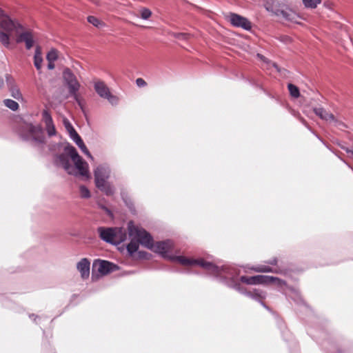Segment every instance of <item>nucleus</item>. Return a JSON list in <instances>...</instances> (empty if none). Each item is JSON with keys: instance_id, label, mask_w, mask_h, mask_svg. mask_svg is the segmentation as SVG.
Instances as JSON below:
<instances>
[{"instance_id": "14", "label": "nucleus", "mask_w": 353, "mask_h": 353, "mask_svg": "<svg viewBox=\"0 0 353 353\" xmlns=\"http://www.w3.org/2000/svg\"><path fill=\"white\" fill-rule=\"evenodd\" d=\"M17 43L25 42L27 49H30L34 45V38L30 31H22L18 34L16 39Z\"/></svg>"}, {"instance_id": "6", "label": "nucleus", "mask_w": 353, "mask_h": 353, "mask_svg": "<svg viewBox=\"0 0 353 353\" xmlns=\"http://www.w3.org/2000/svg\"><path fill=\"white\" fill-rule=\"evenodd\" d=\"M98 232L101 239L113 244H119L126 238L125 232L121 228H99Z\"/></svg>"}, {"instance_id": "15", "label": "nucleus", "mask_w": 353, "mask_h": 353, "mask_svg": "<svg viewBox=\"0 0 353 353\" xmlns=\"http://www.w3.org/2000/svg\"><path fill=\"white\" fill-rule=\"evenodd\" d=\"M90 261L85 258L81 259L77 264V268L83 279L88 278L90 275Z\"/></svg>"}, {"instance_id": "11", "label": "nucleus", "mask_w": 353, "mask_h": 353, "mask_svg": "<svg viewBox=\"0 0 353 353\" xmlns=\"http://www.w3.org/2000/svg\"><path fill=\"white\" fill-rule=\"evenodd\" d=\"M225 17L233 26L241 28L246 30H249L252 28L251 23L248 21V19L239 14L230 12L226 15Z\"/></svg>"}, {"instance_id": "30", "label": "nucleus", "mask_w": 353, "mask_h": 353, "mask_svg": "<svg viewBox=\"0 0 353 353\" xmlns=\"http://www.w3.org/2000/svg\"><path fill=\"white\" fill-rule=\"evenodd\" d=\"M78 147L81 149V150L92 161L94 160V158L92 156V154H90V152L88 151V148H86L85 145L84 144V143H82L81 144H80L79 145H78Z\"/></svg>"}, {"instance_id": "12", "label": "nucleus", "mask_w": 353, "mask_h": 353, "mask_svg": "<svg viewBox=\"0 0 353 353\" xmlns=\"http://www.w3.org/2000/svg\"><path fill=\"white\" fill-rule=\"evenodd\" d=\"M115 265L110 262L99 260L93 264V271L96 270L101 275H105L112 271Z\"/></svg>"}, {"instance_id": "23", "label": "nucleus", "mask_w": 353, "mask_h": 353, "mask_svg": "<svg viewBox=\"0 0 353 353\" xmlns=\"http://www.w3.org/2000/svg\"><path fill=\"white\" fill-rule=\"evenodd\" d=\"M58 58V52L54 49H52L47 54L46 59L48 61H54Z\"/></svg>"}, {"instance_id": "38", "label": "nucleus", "mask_w": 353, "mask_h": 353, "mask_svg": "<svg viewBox=\"0 0 353 353\" xmlns=\"http://www.w3.org/2000/svg\"><path fill=\"white\" fill-rule=\"evenodd\" d=\"M258 56L260 57L261 59H263V56H260L259 54H258Z\"/></svg>"}, {"instance_id": "34", "label": "nucleus", "mask_w": 353, "mask_h": 353, "mask_svg": "<svg viewBox=\"0 0 353 353\" xmlns=\"http://www.w3.org/2000/svg\"><path fill=\"white\" fill-rule=\"evenodd\" d=\"M4 17L9 18V17L7 14H6L3 10L0 8V20L3 19Z\"/></svg>"}, {"instance_id": "24", "label": "nucleus", "mask_w": 353, "mask_h": 353, "mask_svg": "<svg viewBox=\"0 0 353 353\" xmlns=\"http://www.w3.org/2000/svg\"><path fill=\"white\" fill-rule=\"evenodd\" d=\"M11 95L13 98L17 100L22 99V94L20 90L17 87H12L10 88Z\"/></svg>"}, {"instance_id": "18", "label": "nucleus", "mask_w": 353, "mask_h": 353, "mask_svg": "<svg viewBox=\"0 0 353 353\" xmlns=\"http://www.w3.org/2000/svg\"><path fill=\"white\" fill-rule=\"evenodd\" d=\"M88 21L97 28H102L105 26L103 21L94 16L88 17Z\"/></svg>"}, {"instance_id": "22", "label": "nucleus", "mask_w": 353, "mask_h": 353, "mask_svg": "<svg viewBox=\"0 0 353 353\" xmlns=\"http://www.w3.org/2000/svg\"><path fill=\"white\" fill-rule=\"evenodd\" d=\"M288 90H289V92L292 97H293L294 98L299 97V88L296 85H294L292 83H289L288 84Z\"/></svg>"}, {"instance_id": "1", "label": "nucleus", "mask_w": 353, "mask_h": 353, "mask_svg": "<svg viewBox=\"0 0 353 353\" xmlns=\"http://www.w3.org/2000/svg\"><path fill=\"white\" fill-rule=\"evenodd\" d=\"M172 241L168 240L165 241H159L156 243H152V247L148 248L154 252L160 254L163 257L172 261H176L183 265H199L204 269L210 271L215 275H220L225 269L220 268L210 262H206L203 259L192 260L184 256H176L170 254L173 248Z\"/></svg>"}, {"instance_id": "16", "label": "nucleus", "mask_w": 353, "mask_h": 353, "mask_svg": "<svg viewBox=\"0 0 353 353\" xmlns=\"http://www.w3.org/2000/svg\"><path fill=\"white\" fill-rule=\"evenodd\" d=\"M314 113L319 116L321 119L328 122H333L335 121L334 115L322 108H315L314 109Z\"/></svg>"}, {"instance_id": "9", "label": "nucleus", "mask_w": 353, "mask_h": 353, "mask_svg": "<svg viewBox=\"0 0 353 353\" xmlns=\"http://www.w3.org/2000/svg\"><path fill=\"white\" fill-rule=\"evenodd\" d=\"M63 77L68 86L70 94L74 97L76 101L80 104L79 96L77 94V92L80 88V83L78 82L75 75L70 69L66 68L63 70Z\"/></svg>"}, {"instance_id": "17", "label": "nucleus", "mask_w": 353, "mask_h": 353, "mask_svg": "<svg viewBox=\"0 0 353 353\" xmlns=\"http://www.w3.org/2000/svg\"><path fill=\"white\" fill-rule=\"evenodd\" d=\"M43 59L41 57V52L39 48H37L34 56V64L38 70H40L42 67Z\"/></svg>"}, {"instance_id": "32", "label": "nucleus", "mask_w": 353, "mask_h": 353, "mask_svg": "<svg viewBox=\"0 0 353 353\" xmlns=\"http://www.w3.org/2000/svg\"><path fill=\"white\" fill-rule=\"evenodd\" d=\"M136 83L138 87H144L147 85L145 81L142 78H138L136 80Z\"/></svg>"}, {"instance_id": "19", "label": "nucleus", "mask_w": 353, "mask_h": 353, "mask_svg": "<svg viewBox=\"0 0 353 353\" xmlns=\"http://www.w3.org/2000/svg\"><path fill=\"white\" fill-rule=\"evenodd\" d=\"M321 3V0H303V3L307 8H316Z\"/></svg>"}, {"instance_id": "33", "label": "nucleus", "mask_w": 353, "mask_h": 353, "mask_svg": "<svg viewBox=\"0 0 353 353\" xmlns=\"http://www.w3.org/2000/svg\"><path fill=\"white\" fill-rule=\"evenodd\" d=\"M175 37L179 39H185L187 38V34L185 33H179L175 34Z\"/></svg>"}, {"instance_id": "35", "label": "nucleus", "mask_w": 353, "mask_h": 353, "mask_svg": "<svg viewBox=\"0 0 353 353\" xmlns=\"http://www.w3.org/2000/svg\"><path fill=\"white\" fill-rule=\"evenodd\" d=\"M48 68L49 70H52L54 68V61H48Z\"/></svg>"}, {"instance_id": "36", "label": "nucleus", "mask_w": 353, "mask_h": 353, "mask_svg": "<svg viewBox=\"0 0 353 353\" xmlns=\"http://www.w3.org/2000/svg\"><path fill=\"white\" fill-rule=\"evenodd\" d=\"M271 63V65H272L274 68H276V70L279 71V68H278L277 65H276L275 63Z\"/></svg>"}, {"instance_id": "2", "label": "nucleus", "mask_w": 353, "mask_h": 353, "mask_svg": "<svg viewBox=\"0 0 353 353\" xmlns=\"http://www.w3.org/2000/svg\"><path fill=\"white\" fill-rule=\"evenodd\" d=\"M65 154L56 159V163L61 166L69 174L89 177L88 164L78 154L72 145L65 148Z\"/></svg>"}, {"instance_id": "13", "label": "nucleus", "mask_w": 353, "mask_h": 353, "mask_svg": "<svg viewBox=\"0 0 353 353\" xmlns=\"http://www.w3.org/2000/svg\"><path fill=\"white\" fill-rule=\"evenodd\" d=\"M42 121L45 123L46 130L49 137L56 134L57 131L53 123L52 118L48 110L42 112Z\"/></svg>"}, {"instance_id": "10", "label": "nucleus", "mask_w": 353, "mask_h": 353, "mask_svg": "<svg viewBox=\"0 0 353 353\" xmlns=\"http://www.w3.org/2000/svg\"><path fill=\"white\" fill-rule=\"evenodd\" d=\"M94 87L95 91L101 97L108 99L112 105L117 103L118 98L110 93L108 87L103 81L99 80L94 81Z\"/></svg>"}, {"instance_id": "21", "label": "nucleus", "mask_w": 353, "mask_h": 353, "mask_svg": "<svg viewBox=\"0 0 353 353\" xmlns=\"http://www.w3.org/2000/svg\"><path fill=\"white\" fill-rule=\"evenodd\" d=\"M4 105L8 108L9 109L16 111L19 108V104L16 101L12 100V99H5L3 101Z\"/></svg>"}, {"instance_id": "7", "label": "nucleus", "mask_w": 353, "mask_h": 353, "mask_svg": "<svg viewBox=\"0 0 353 353\" xmlns=\"http://www.w3.org/2000/svg\"><path fill=\"white\" fill-rule=\"evenodd\" d=\"M22 136L27 140L32 141L37 145L45 143V136L40 125L26 124L22 132Z\"/></svg>"}, {"instance_id": "26", "label": "nucleus", "mask_w": 353, "mask_h": 353, "mask_svg": "<svg viewBox=\"0 0 353 353\" xmlns=\"http://www.w3.org/2000/svg\"><path fill=\"white\" fill-rule=\"evenodd\" d=\"M63 125L68 132L70 136L73 134V132H76V130L72 127V124L70 123V121L67 119H63Z\"/></svg>"}, {"instance_id": "31", "label": "nucleus", "mask_w": 353, "mask_h": 353, "mask_svg": "<svg viewBox=\"0 0 353 353\" xmlns=\"http://www.w3.org/2000/svg\"><path fill=\"white\" fill-rule=\"evenodd\" d=\"M70 137L77 145H79L80 144L83 143V140L81 139V138L80 137V136L78 134V133L77 132H73V134H71Z\"/></svg>"}, {"instance_id": "5", "label": "nucleus", "mask_w": 353, "mask_h": 353, "mask_svg": "<svg viewBox=\"0 0 353 353\" xmlns=\"http://www.w3.org/2000/svg\"><path fill=\"white\" fill-rule=\"evenodd\" d=\"M96 186L106 195L114 192L113 186L108 181L110 175V169L106 165H98L94 172Z\"/></svg>"}, {"instance_id": "29", "label": "nucleus", "mask_w": 353, "mask_h": 353, "mask_svg": "<svg viewBox=\"0 0 353 353\" xmlns=\"http://www.w3.org/2000/svg\"><path fill=\"white\" fill-rule=\"evenodd\" d=\"M78 147L81 149V150L92 161L94 160V158L92 156V154H90V152L88 151V148H86L85 145L84 144V143H82L81 144H80L79 145H78Z\"/></svg>"}, {"instance_id": "20", "label": "nucleus", "mask_w": 353, "mask_h": 353, "mask_svg": "<svg viewBox=\"0 0 353 353\" xmlns=\"http://www.w3.org/2000/svg\"><path fill=\"white\" fill-rule=\"evenodd\" d=\"M139 17L144 19L147 20L152 16V11L147 8H141L139 10Z\"/></svg>"}, {"instance_id": "37", "label": "nucleus", "mask_w": 353, "mask_h": 353, "mask_svg": "<svg viewBox=\"0 0 353 353\" xmlns=\"http://www.w3.org/2000/svg\"><path fill=\"white\" fill-rule=\"evenodd\" d=\"M270 263L272 264V265H275L276 263V259H273L272 261H270Z\"/></svg>"}, {"instance_id": "3", "label": "nucleus", "mask_w": 353, "mask_h": 353, "mask_svg": "<svg viewBox=\"0 0 353 353\" xmlns=\"http://www.w3.org/2000/svg\"><path fill=\"white\" fill-rule=\"evenodd\" d=\"M128 229L131 241L127 246V250L130 254L138 250L139 244L145 248L152 247V238L145 230L135 225L132 222L128 223Z\"/></svg>"}, {"instance_id": "28", "label": "nucleus", "mask_w": 353, "mask_h": 353, "mask_svg": "<svg viewBox=\"0 0 353 353\" xmlns=\"http://www.w3.org/2000/svg\"><path fill=\"white\" fill-rule=\"evenodd\" d=\"M248 294L252 298H259V299H265V296L264 293H263L262 292H259L258 290H254V292H249Z\"/></svg>"}, {"instance_id": "25", "label": "nucleus", "mask_w": 353, "mask_h": 353, "mask_svg": "<svg viewBox=\"0 0 353 353\" xmlns=\"http://www.w3.org/2000/svg\"><path fill=\"white\" fill-rule=\"evenodd\" d=\"M252 270L256 272H272V270L267 266V265H259L254 268H252Z\"/></svg>"}, {"instance_id": "27", "label": "nucleus", "mask_w": 353, "mask_h": 353, "mask_svg": "<svg viewBox=\"0 0 353 353\" xmlns=\"http://www.w3.org/2000/svg\"><path fill=\"white\" fill-rule=\"evenodd\" d=\"M80 194L82 198L90 197V192L89 190L84 185H81L79 188Z\"/></svg>"}, {"instance_id": "8", "label": "nucleus", "mask_w": 353, "mask_h": 353, "mask_svg": "<svg viewBox=\"0 0 353 353\" xmlns=\"http://www.w3.org/2000/svg\"><path fill=\"white\" fill-rule=\"evenodd\" d=\"M241 282L246 283L248 285H266V284H274L277 286H283L285 285V283L281 279L270 276H265V275H256L253 276H242L240 278Z\"/></svg>"}, {"instance_id": "4", "label": "nucleus", "mask_w": 353, "mask_h": 353, "mask_svg": "<svg viewBox=\"0 0 353 353\" xmlns=\"http://www.w3.org/2000/svg\"><path fill=\"white\" fill-rule=\"evenodd\" d=\"M23 30L17 21L9 18L0 20V43L6 48H10V40L14 34H19Z\"/></svg>"}]
</instances>
